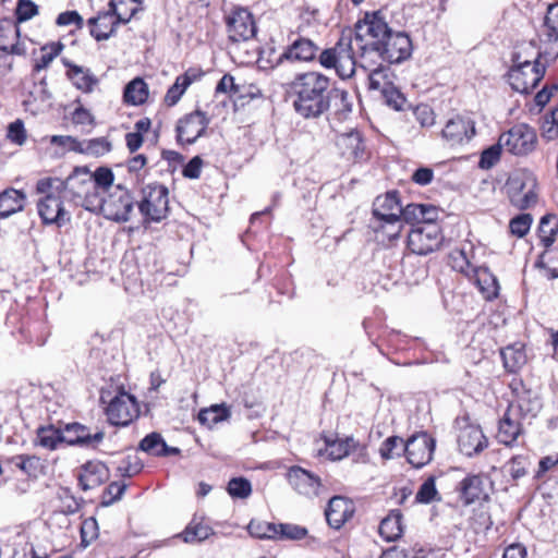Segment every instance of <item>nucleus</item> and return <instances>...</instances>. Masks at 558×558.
I'll return each mask as SVG.
<instances>
[{
    "mask_svg": "<svg viewBox=\"0 0 558 558\" xmlns=\"http://www.w3.org/2000/svg\"><path fill=\"white\" fill-rule=\"evenodd\" d=\"M439 499L440 497L436 489L435 477L430 476L420 486L415 495V501L420 504H430L432 501Z\"/></svg>",
    "mask_w": 558,
    "mask_h": 558,
    "instance_id": "3c124183",
    "label": "nucleus"
},
{
    "mask_svg": "<svg viewBox=\"0 0 558 558\" xmlns=\"http://www.w3.org/2000/svg\"><path fill=\"white\" fill-rule=\"evenodd\" d=\"M8 138L17 145H23L26 141V131L22 120H15L8 126Z\"/></svg>",
    "mask_w": 558,
    "mask_h": 558,
    "instance_id": "338daca9",
    "label": "nucleus"
},
{
    "mask_svg": "<svg viewBox=\"0 0 558 558\" xmlns=\"http://www.w3.org/2000/svg\"><path fill=\"white\" fill-rule=\"evenodd\" d=\"M0 31L3 32L0 38V50L12 54H22L24 50L16 41L20 34L17 25L11 20H1Z\"/></svg>",
    "mask_w": 558,
    "mask_h": 558,
    "instance_id": "2f4dec72",
    "label": "nucleus"
},
{
    "mask_svg": "<svg viewBox=\"0 0 558 558\" xmlns=\"http://www.w3.org/2000/svg\"><path fill=\"white\" fill-rule=\"evenodd\" d=\"M112 149V144L107 137H96L81 141L78 153L92 157H100Z\"/></svg>",
    "mask_w": 558,
    "mask_h": 558,
    "instance_id": "79ce46f5",
    "label": "nucleus"
},
{
    "mask_svg": "<svg viewBox=\"0 0 558 558\" xmlns=\"http://www.w3.org/2000/svg\"><path fill=\"white\" fill-rule=\"evenodd\" d=\"M458 446L461 453L472 457L487 447V439L478 426L468 425L459 433Z\"/></svg>",
    "mask_w": 558,
    "mask_h": 558,
    "instance_id": "5701e85b",
    "label": "nucleus"
},
{
    "mask_svg": "<svg viewBox=\"0 0 558 558\" xmlns=\"http://www.w3.org/2000/svg\"><path fill=\"white\" fill-rule=\"evenodd\" d=\"M532 221L530 214H520L510 220V232L518 238H523L530 231Z\"/></svg>",
    "mask_w": 558,
    "mask_h": 558,
    "instance_id": "680f3d73",
    "label": "nucleus"
},
{
    "mask_svg": "<svg viewBox=\"0 0 558 558\" xmlns=\"http://www.w3.org/2000/svg\"><path fill=\"white\" fill-rule=\"evenodd\" d=\"M451 267L466 276L475 275L476 281L485 294V298L490 300L496 298L498 294V282L495 277L488 271L487 268H476L472 265L471 260L466 256L465 250H454L450 256Z\"/></svg>",
    "mask_w": 558,
    "mask_h": 558,
    "instance_id": "423d86ee",
    "label": "nucleus"
},
{
    "mask_svg": "<svg viewBox=\"0 0 558 558\" xmlns=\"http://www.w3.org/2000/svg\"><path fill=\"white\" fill-rule=\"evenodd\" d=\"M38 7L31 0H19L15 8L17 22H25L37 15Z\"/></svg>",
    "mask_w": 558,
    "mask_h": 558,
    "instance_id": "69168bd1",
    "label": "nucleus"
},
{
    "mask_svg": "<svg viewBox=\"0 0 558 558\" xmlns=\"http://www.w3.org/2000/svg\"><path fill=\"white\" fill-rule=\"evenodd\" d=\"M368 72V86L369 89L383 92L385 87L390 86L392 83L389 81L388 69L380 62L369 69H362Z\"/></svg>",
    "mask_w": 558,
    "mask_h": 558,
    "instance_id": "c03bdc74",
    "label": "nucleus"
},
{
    "mask_svg": "<svg viewBox=\"0 0 558 558\" xmlns=\"http://www.w3.org/2000/svg\"><path fill=\"white\" fill-rule=\"evenodd\" d=\"M92 178L95 182V192L96 194H101V191H106L109 189L113 183V172L111 169L106 167L98 168L95 172H92Z\"/></svg>",
    "mask_w": 558,
    "mask_h": 558,
    "instance_id": "6e6d98bb",
    "label": "nucleus"
},
{
    "mask_svg": "<svg viewBox=\"0 0 558 558\" xmlns=\"http://www.w3.org/2000/svg\"><path fill=\"white\" fill-rule=\"evenodd\" d=\"M141 9L138 0H110L109 10H111L119 21L128 23Z\"/></svg>",
    "mask_w": 558,
    "mask_h": 558,
    "instance_id": "a19ab883",
    "label": "nucleus"
},
{
    "mask_svg": "<svg viewBox=\"0 0 558 558\" xmlns=\"http://www.w3.org/2000/svg\"><path fill=\"white\" fill-rule=\"evenodd\" d=\"M126 487L128 485L123 482L110 483L102 493L101 505L108 507L119 500L124 494Z\"/></svg>",
    "mask_w": 558,
    "mask_h": 558,
    "instance_id": "bf43d9fd",
    "label": "nucleus"
},
{
    "mask_svg": "<svg viewBox=\"0 0 558 558\" xmlns=\"http://www.w3.org/2000/svg\"><path fill=\"white\" fill-rule=\"evenodd\" d=\"M104 436L101 430L90 434L84 425L78 423L68 424L63 429V441L71 446L95 447L102 441Z\"/></svg>",
    "mask_w": 558,
    "mask_h": 558,
    "instance_id": "393cba45",
    "label": "nucleus"
},
{
    "mask_svg": "<svg viewBox=\"0 0 558 558\" xmlns=\"http://www.w3.org/2000/svg\"><path fill=\"white\" fill-rule=\"evenodd\" d=\"M198 76L199 75L194 70H189L184 74L179 75L173 85L167 90L165 102L170 107L177 105L187 87L196 81Z\"/></svg>",
    "mask_w": 558,
    "mask_h": 558,
    "instance_id": "473e14b6",
    "label": "nucleus"
},
{
    "mask_svg": "<svg viewBox=\"0 0 558 558\" xmlns=\"http://www.w3.org/2000/svg\"><path fill=\"white\" fill-rule=\"evenodd\" d=\"M37 442L46 449H57L60 444H64L63 430L52 425L40 427L37 430Z\"/></svg>",
    "mask_w": 558,
    "mask_h": 558,
    "instance_id": "37998d69",
    "label": "nucleus"
},
{
    "mask_svg": "<svg viewBox=\"0 0 558 558\" xmlns=\"http://www.w3.org/2000/svg\"><path fill=\"white\" fill-rule=\"evenodd\" d=\"M442 234L434 218H428L420 225H414L408 234V247L416 255H427L439 248Z\"/></svg>",
    "mask_w": 558,
    "mask_h": 558,
    "instance_id": "39448f33",
    "label": "nucleus"
},
{
    "mask_svg": "<svg viewBox=\"0 0 558 558\" xmlns=\"http://www.w3.org/2000/svg\"><path fill=\"white\" fill-rule=\"evenodd\" d=\"M542 34L548 44L545 53L558 58V2L548 7Z\"/></svg>",
    "mask_w": 558,
    "mask_h": 558,
    "instance_id": "cd10ccee",
    "label": "nucleus"
},
{
    "mask_svg": "<svg viewBox=\"0 0 558 558\" xmlns=\"http://www.w3.org/2000/svg\"><path fill=\"white\" fill-rule=\"evenodd\" d=\"M354 513L353 502L342 496H333L325 511L326 520L330 527L339 530Z\"/></svg>",
    "mask_w": 558,
    "mask_h": 558,
    "instance_id": "4be33fe9",
    "label": "nucleus"
},
{
    "mask_svg": "<svg viewBox=\"0 0 558 558\" xmlns=\"http://www.w3.org/2000/svg\"><path fill=\"white\" fill-rule=\"evenodd\" d=\"M502 149L504 146L500 145V140L498 138L496 144L483 150L478 162L480 167L482 169H490L494 167L499 161Z\"/></svg>",
    "mask_w": 558,
    "mask_h": 558,
    "instance_id": "4d7b16f0",
    "label": "nucleus"
},
{
    "mask_svg": "<svg viewBox=\"0 0 558 558\" xmlns=\"http://www.w3.org/2000/svg\"><path fill=\"white\" fill-rule=\"evenodd\" d=\"M404 441L399 436H390L384 440L379 448L380 457L385 460L400 457L403 453Z\"/></svg>",
    "mask_w": 558,
    "mask_h": 558,
    "instance_id": "09e8293b",
    "label": "nucleus"
},
{
    "mask_svg": "<svg viewBox=\"0 0 558 558\" xmlns=\"http://www.w3.org/2000/svg\"><path fill=\"white\" fill-rule=\"evenodd\" d=\"M120 23H122V21H119L111 10L99 12L97 16H93L88 20L90 35L97 41L109 39L116 33V27Z\"/></svg>",
    "mask_w": 558,
    "mask_h": 558,
    "instance_id": "a878e982",
    "label": "nucleus"
},
{
    "mask_svg": "<svg viewBox=\"0 0 558 558\" xmlns=\"http://www.w3.org/2000/svg\"><path fill=\"white\" fill-rule=\"evenodd\" d=\"M134 199L131 193L118 185L116 190L104 197L99 195L97 211H100L107 219L116 222H126L130 220L133 210Z\"/></svg>",
    "mask_w": 558,
    "mask_h": 558,
    "instance_id": "0eeeda50",
    "label": "nucleus"
},
{
    "mask_svg": "<svg viewBox=\"0 0 558 558\" xmlns=\"http://www.w3.org/2000/svg\"><path fill=\"white\" fill-rule=\"evenodd\" d=\"M287 480L291 487L302 496L314 498L319 495L320 477L299 465H293L288 470Z\"/></svg>",
    "mask_w": 558,
    "mask_h": 558,
    "instance_id": "a211bd4d",
    "label": "nucleus"
},
{
    "mask_svg": "<svg viewBox=\"0 0 558 558\" xmlns=\"http://www.w3.org/2000/svg\"><path fill=\"white\" fill-rule=\"evenodd\" d=\"M227 490L232 498L246 499L252 494V484L244 477H233L229 481Z\"/></svg>",
    "mask_w": 558,
    "mask_h": 558,
    "instance_id": "8fccbe9b",
    "label": "nucleus"
},
{
    "mask_svg": "<svg viewBox=\"0 0 558 558\" xmlns=\"http://www.w3.org/2000/svg\"><path fill=\"white\" fill-rule=\"evenodd\" d=\"M148 97V87L144 80L136 77L132 80L124 88V102L132 106L143 105Z\"/></svg>",
    "mask_w": 558,
    "mask_h": 558,
    "instance_id": "4c0bfd02",
    "label": "nucleus"
},
{
    "mask_svg": "<svg viewBox=\"0 0 558 558\" xmlns=\"http://www.w3.org/2000/svg\"><path fill=\"white\" fill-rule=\"evenodd\" d=\"M336 146L340 155L348 161L355 162L367 157L363 137L356 130L339 134L336 138Z\"/></svg>",
    "mask_w": 558,
    "mask_h": 558,
    "instance_id": "aec40b11",
    "label": "nucleus"
},
{
    "mask_svg": "<svg viewBox=\"0 0 558 558\" xmlns=\"http://www.w3.org/2000/svg\"><path fill=\"white\" fill-rule=\"evenodd\" d=\"M521 432L522 427L517 410L513 405H509L499 421L497 438L501 444L511 446L518 439Z\"/></svg>",
    "mask_w": 558,
    "mask_h": 558,
    "instance_id": "bb28decb",
    "label": "nucleus"
},
{
    "mask_svg": "<svg viewBox=\"0 0 558 558\" xmlns=\"http://www.w3.org/2000/svg\"><path fill=\"white\" fill-rule=\"evenodd\" d=\"M209 119L206 113L196 110L181 118L177 123V140L181 144H193L206 131Z\"/></svg>",
    "mask_w": 558,
    "mask_h": 558,
    "instance_id": "dca6fc26",
    "label": "nucleus"
},
{
    "mask_svg": "<svg viewBox=\"0 0 558 558\" xmlns=\"http://www.w3.org/2000/svg\"><path fill=\"white\" fill-rule=\"evenodd\" d=\"M459 497L465 506L477 501H486L489 493L485 477L481 474H469L458 485Z\"/></svg>",
    "mask_w": 558,
    "mask_h": 558,
    "instance_id": "6ab92c4d",
    "label": "nucleus"
},
{
    "mask_svg": "<svg viewBox=\"0 0 558 558\" xmlns=\"http://www.w3.org/2000/svg\"><path fill=\"white\" fill-rule=\"evenodd\" d=\"M500 354L505 368L511 373L517 372L526 363V354L523 351L522 345H508L501 350Z\"/></svg>",
    "mask_w": 558,
    "mask_h": 558,
    "instance_id": "58836bf2",
    "label": "nucleus"
},
{
    "mask_svg": "<svg viewBox=\"0 0 558 558\" xmlns=\"http://www.w3.org/2000/svg\"><path fill=\"white\" fill-rule=\"evenodd\" d=\"M307 535V529L292 523L278 524V539L300 541Z\"/></svg>",
    "mask_w": 558,
    "mask_h": 558,
    "instance_id": "5fc2aeb1",
    "label": "nucleus"
},
{
    "mask_svg": "<svg viewBox=\"0 0 558 558\" xmlns=\"http://www.w3.org/2000/svg\"><path fill=\"white\" fill-rule=\"evenodd\" d=\"M546 43L543 34L541 33V46L537 48L532 41L523 43L517 47H514L511 52V64L515 65H536V63H545L548 65L550 62L555 61L557 58H551L547 53H545Z\"/></svg>",
    "mask_w": 558,
    "mask_h": 558,
    "instance_id": "f3484780",
    "label": "nucleus"
},
{
    "mask_svg": "<svg viewBox=\"0 0 558 558\" xmlns=\"http://www.w3.org/2000/svg\"><path fill=\"white\" fill-rule=\"evenodd\" d=\"M546 66L545 63H536V65H530L529 68L511 64L506 77L513 90L520 94H530L544 77Z\"/></svg>",
    "mask_w": 558,
    "mask_h": 558,
    "instance_id": "9d476101",
    "label": "nucleus"
},
{
    "mask_svg": "<svg viewBox=\"0 0 558 558\" xmlns=\"http://www.w3.org/2000/svg\"><path fill=\"white\" fill-rule=\"evenodd\" d=\"M109 478L107 465L100 461H88L82 465L78 473L80 486L83 490L94 489Z\"/></svg>",
    "mask_w": 558,
    "mask_h": 558,
    "instance_id": "b1692460",
    "label": "nucleus"
},
{
    "mask_svg": "<svg viewBox=\"0 0 558 558\" xmlns=\"http://www.w3.org/2000/svg\"><path fill=\"white\" fill-rule=\"evenodd\" d=\"M558 232V219L555 215H545L541 218L538 236L545 247H550L556 240Z\"/></svg>",
    "mask_w": 558,
    "mask_h": 558,
    "instance_id": "ea45409f",
    "label": "nucleus"
},
{
    "mask_svg": "<svg viewBox=\"0 0 558 558\" xmlns=\"http://www.w3.org/2000/svg\"><path fill=\"white\" fill-rule=\"evenodd\" d=\"M63 64L68 68V77L77 89L84 93H90L98 84V78L88 68L76 65L65 59H63Z\"/></svg>",
    "mask_w": 558,
    "mask_h": 558,
    "instance_id": "c756f323",
    "label": "nucleus"
},
{
    "mask_svg": "<svg viewBox=\"0 0 558 558\" xmlns=\"http://www.w3.org/2000/svg\"><path fill=\"white\" fill-rule=\"evenodd\" d=\"M529 465V457L524 454L514 456L507 463L508 472L513 480H519L525 476Z\"/></svg>",
    "mask_w": 558,
    "mask_h": 558,
    "instance_id": "13d9d810",
    "label": "nucleus"
},
{
    "mask_svg": "<svg viewBox=\"0 0 558 558\" xmlns=\"http://www.w3.org/2000/svg\"><path fill=\"white\" fill-rule=\"evenodd\" d=\"M294 111L303 119L332 117L345 120L352 112V101L348 90L335 86L332 80L319 71L298 73L289 83Z\"/></svg>",
    "mask_w": 558,
    "mask_h": 558,
    "instance_id": "f03ea898",
    "label": "nucleus"
},
{
    "mask_svg": "<svg viewBox=\"0 0 558 558\" xmlns=\"http://www.w3.org/2000/svg\"><path fill=\"white\" fill-rule=\"evenodd\" d=\"M413 45L405 32L392 31L380 12L365 13L351 32L342 34L333 47L318 54L319 64L335 70L341 80L351 78L356 68L369 69L380 62L399 64L408 60Z\"/></svg>",
    "mask_w": 558,
    "mask_h": 558,
    "instance_id": "f257e3e1",
    "label": "nucleus"
},
{
    "mask_svg": "<svg viewBox=\"0 0 558 558\" xmlns=\"http://www.w3.org/2000/svg\"><path fill=\"white\" fill-rule=\"evenodd\" d=\"M318 51L319 47L313 40L300 37L284 50L280 56V61L286 59L308 62L316 58Z\"/></svg>",
    "mask_w": 558,
    "mask_h": 558,
    "instance_id": "c85d7f7f",
    "label": "nucleus"
},
{
    "mask_svg": "<svg viewBox=\"0 0 558 558\" xmlns=\"http://www.w3.org/2000/svg\"><path fill=\"white\" fill-rule=\"evenodd\" d=\"M248 532L257 538L276 539L278 537V524L252 520L248 524Z\"/></svg>",
    "mask_w": 558,
    "mask_h": 558,
    "instance_id": "de8ad7c7",
    "label": "nucleus"
},
{
    "mask_svg": "<svg viewBox=\"0 0 558 558\" xmlns=\"http://www.w3.org/2000/svg\"><path fill=\"white\" fill-rule=\"evenodd\" d=\"M380 94L387 106L391 107L395 110L402 109L405 102V98L393 84H391L388 87H385V89Z\"/></svg>",
    "mask_w": 558,
    "mask_h": 558,
    "instance_id": "e2e57ef3",
    "label": "nucleus"
},
{
    "mask_svg": "<svg viewBox=\"0 0 558 558\" xmlns=\"http://www.w3.org/2000/svg\"><path fill=\"white\" fill-rule=\"evenodd\" d=\"M61 191L62 197L89 211H97L99 195L95 192L92 172L85 167H76L62 180L60 178H44L38 180L36 192Z\"/></svg>",
    "mask_w": 558,
    "mask_h": 558,
    "instance_id": "7ed1b4c3",
    "label": "nucleus"
},
{
    "mask_svg": "<svg viewBox=\"0 0 558 558\" xmlns=\"http://www.w3.org/2000/svg\"><path fill=\"white\" fill-rule=\"evenodd\" d=\"M378 532L387 542L397 541L402 532V514L399 510H392L379 524Z\"/></svg>",
    "mask_w": 558,
    "mask_h": 558,
    "instance_id": "72a5a7b5",
    "label": "nucleus"
},
{
    "mask_svg": "<svg viewBox=\"0 0 558 558\" xmlns=\"http://www.w3.org/2000/svg\"><path fill=\"white\" fill-rule=\"evenodd\" d=\"M499 140L506 151L515 156H525L534 150L537 136L531 126L520 123L500 134Z\"/></svg>",
    "mask_w": 558,
    "mask_h": 558,
    "instance_id": "6e6552de",
    "label": "nucleus"
},
{
    "mask_svg": "<svg viewBox=\"0 0 558 558\" xmlns=\"http://www.w3.org/2000/svg\"><path fill=\"white\" fill-rule=\"evenodd\" d=\"M326 451L331 460H341L344 457L353 456L355 462H368L367 447L359 442L353 437H345L342 439H331L324 437Z\"/></svg>",
    "mask_w": 558,
    "mask_h": 558,
    "instance_id": "4468645a",
    "label": "nucleus"
},
{
    "mask_svg": "<svg viewBox=\"0 0 558 558\" xmlns=\"http://www.w3.org/2000/svg\"><path fill=\"white\" fill-rule=\"evenodd\" d=\"M373 229L376 232L381 231L388 238V240H395L399 236L402 229L401 216H398L397 218H389L378 223H374Z\"/></svg>",
    "mask_w": 558,
    "mask_h": 558,
    "instance_id": "864d4df0",
    "label": "nucleus"
},
{
    "mask_svg": "<svg viewBox=\"0 0 558 558\" xmlns=\"http://www.w3.org/2000/svg\"><path fill=\"white\" fill-rule=\"evenodd\" d=\"M402 214V205L397 191H389L385 195H379L373 203V221L381 222L389 218H397Z\"/></svg>",
    "mask_w": 558,
    "mask_h": 558,
    "instance_id": "412c9836",
    "label": "nucleus"
},
{
    "mask_svg": "<svg viewBox=\"0 0 558 558\" xmlns=\"http://www.w3.org/2000/svg\"><path fill=\"white\" fill-rule=\"evenodd\" d=\"M140 449L156 457H167L168 445L160 434L151 433L140 442Z\"/></svg>",
    "mask_w": 558,
    "mask_h": 558,
    "instance_id": "a18cd8bd",
    "label": "nucleus"
},
{
    "mask_svg": "<svg viewBox=\"0 0 558 558\" xmlns=\"http://www.w3.org/2000/svg\"><path fill=\"white\" fill-rule=\"evenodd\" d=\"M533 187V181H531V185L526 189V184L520 179H511L509 182L511 203L520 209H526L534 205L536 203L537 195Z\"/></svg>",
    "mask_w": 558,
    "mask_h": 558,
    "instance_id": "7c9ffc66",
    "label": "nucleus"
},
{
    "mask_svg": "<svg viewBox=\"0 0 558 558\" xmlns=\"http://www.w3.org/2000/svg\"><path fill=\"white\" fill-rule=\"evenodd\" d=\"M138 414L140 410L135 398L124 390H119L111 397L106 408L108 421L117 426H128Z\"/></svg>",
    "mask_w": 558,
    "mask_h": 558,
    "instance_id": "1a4fd4ad",
    "label": "nucleus"
},
{
    "mask_svg": "<svg viewBox=\"0 0 558 558\" xmlns=\"http://www.w3.org/2000/svg\"><path fill=\"white\" fill-rule=\"evenodd\" d=\"M214 533L213 529L203 519L194 517L179 535L185 543H199Z\"/></svg>",
    "mask_w": 558,
    "mask_h": 558,
    "instance_id": "c9c22d12",
    "label": "nucleus"
},
{
    "mask_svg": "<svg viewBox=\"0 0 558 558\" xmlns=\"http://www.w3.org/2000/svg\"><path fill=\"white\" fill-rule=\"evenodd\" d=\"M37 193L44 195L37 203V209L45 225L61 227L70 221L71 216L63 206L61 191L50 190Z\"/></svg>",
    "mask_w": 558,
    "mask_h": 558,
    "instance_id": "f8f14e48",
    "label": "nucleus"
},
{
    "mask_svg": "<svg viewBox=\"0 0 558 558\" xmlns=\"http://www.w3.org/2000/svg\"><path fill=\"white\" fill-rule=\"evenodd\" d=\"M475 122L469 116L457 114L449 119L441 131V137L450 146L469 143L475 135Z\"/></svg>",
    "mask_w": 558,
    "mask_h": 558,
    "instance_id": "2eb2a0df",
    "label": "nucleus"
},
{
    "mask_svg": "<svg viewBox=\"0 0 558 558\" xmlns=\"http://www.w3.org/2000/svg\"><path fill=\"white\" fill-rule=\"evenodd\" d=\"M519 416H532L534 417L541 409V402L538 398H519L517 404H512Z\"/></svg>",
    "mask_w": 558,
    "mask_h": 558,
    "instance_id": "052dcab7",
    "label": "nucleus"
},
{
    "mask_svg": "<svg viewBox=\"0 0 558 558\" xmlns=\"http://www.w3.org/2000/svg\"><path fill=\"white\" fill-rule=\"evenodd\" d=\"M25 202L24 193L8 189L0 193V217L7 218L23 209Z\"/></svg>",
    "mask_w": 558,
    "mask_h": 558,
    "instance_id": "f704fd0d",
    "label": "nucleus"
},
{
    "mask_svg": "<svg viewBox=\"0 0 558 558\" xmlns=\"http://www.w3.org/2000/svg\"><path fill=\"white\" fill-rule=\"evenodd\" d=\"M168 189L158 183H149L142 187L138 202L140 213L148 222H160L169 211Z\"/></svg>",
    "mask_w": 558,
    "mask_h": 558,
    "instance_id": "20e7f679",
    "label": "nucleus"
},
{
    "mask_svg": "<svg viewBox=\"0 0 558 558\" xmlns=\"http://www.w3.org/2000/svg\"><path fill=\"white\" fill-rule=\"evenodd\" d=\"M436 216V210L432 206H427L424 204H409L405 207H402L401 220L412 223L416 222V225L423 223L428 220V218H434Z\"/></svg>",
    "mask_w": 558,
    "mask_h": 558,
    "instance_id": "e433bc0d",
    "label": "nucleus"
},
{
    "mask_svg": "<svg viewBox=\"0 0 558 558\" xmlns=\"http://www.w3.org/2000/svg\"><path fill=\"white\" fill-rule=\"evenodd\" d=\"M413 114L415 120L423 126H432L435 123V114L433 109L427 105H418L415 107Z\"/></svg>",
    "mask_w": 558,
    "mask_h": 558,
    "instance_id": "774afa93",
    "label": "nucleus"
},
{
    "mask_svg": "<svg viewBox=\"0 0 558 558\" xmlns=\"http://www.w3.org/2000/svg\"><path fill=\"white\" fill-rule=\"evenodd\" d=\"M229 39L232 41H246L256 34V25L252 13L245 8H234L226 17Z\"/></svg>",
    "mask_w": 558,
    "mask_h": 558,
    "instance_id": "ddd939ff",
    "label": "nucleus"
},
{
    "mask_svg": "<svg viewBox=\"0 0 558 558\" xmlns=\"http://www.w3.org/2000/svg\"><path fill=\"white\" fill-rule=\"evenodd\" d=\"M543 136L551 141L558 137V108L544 116Z\"/></svg>",
    "mask_w": 558,
    "mask_h": 558,
    "instance_id": "0e129e2a",
    "label": "nucleus"
},
{
    "mask_svg": "<svg viewBox=\"0 0 558 558\" xmlns=\"http://www.w3.org/2000/svg\"><path fill=\"white\" fill-rule=\"evenodd\" d=\"M63 45L61 43H51L43 47L41 56L36 60L34 65L35 71H40L49 66L52 60L62 51Z\"/></svg>",
    "mask_w": 558,
    "mask_h": 558,
    "instance_id": "603ef678",
    "label": "nucleus"
},
{
    "mask_svg": "<svg viewBox=\"0 0 558 558\" xmlns=\"http://www.w3.org/2000/svg\"><path fill=\"white\" fill-rule=\"evenodd\" d=\"M230 411L225 404H214L208 409H203L198 413V421L202 424L211 426L227 420Z\"/></svg>",
    "mask_w": 558,
    "mask_h": 558,
    "instance_id": "49530a36",
    "label": "nucleus"
},
{
    "mask_svg": "<svg viewBox=\"0 0 558 558\" xmlns=\"http://www.w3.org/2000/svg\"><path fill=\"white\" fill-rule=\"evenodd\" d=\"M436 441L428 433H416L405 441L403 453L413 468L421 469L432 461Z\"/></svg>",
    "mask_w": 558,
    "mask_h": 558,
    "instance_id": "9b49d317",
    "label": "nucleus"
}]
</instances>
